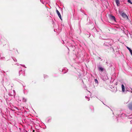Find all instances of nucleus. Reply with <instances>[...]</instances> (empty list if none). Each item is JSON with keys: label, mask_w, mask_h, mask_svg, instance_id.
I'll return each mask as SVG.
<instances>
[{"label": "nucleus", "mask_w": 132, "mask_h": 132, "mask_svg": "<svg viewBox=\"0 0 132 132\" xmlns=\"http://www.w3.org/2000/svg\"><path fill=\"white\" fill-rule=\"evenodd\" d=\"M85 91L87 94V96H85V98L87 101H89L90 100L89 97L91 96V93L87 89H86V90H85Z\"/></svg>", "instance_id": "1"}, {"label": "nucleus", "mask_w": 132, "mask_h": 132, "mask_svg": "<svg viewBox=\"0 0 132 132\" xmlns=\"http://www.w3.org/2000/svg\"><path fill=\"white\" fill-rule=\"evenodd\" d=\"M121 15L124 18H128V16L124 13H122L121 14Z\"/></svg>", "instance_id": "3"}, {"label": "nucleus", "mask_w": 132, "mask_h": 132, "mask_svg": "<svg viewBox=\"0 0 132 132\" xmlns=\"http://www.w3.org/2000/svg\"><path fill=\"white\" fill-rule=\"evenodd\" d=\"M121 88L122 92H125V88L123 84L121 85Z\"/></svg>", "instance_id": "4"}, {"label": "nucleus", "mask_w": 132, "mask_h": 132, "mask_svg": "<svg viewBox=\"0 0 132 132\" xmlns=\"http://www.w3.org/2000/svg\"><path fill=\"white\" fill-rule=\"evenodd\" d=\"M128 108L130 110H132V103H131L129 104L128 105Z\"/></svg>", "instance_id": "8"}, {"label": "nucleus", "mask_w": 132, "mask_h": 132, "mask_svg": "<svg viewBox=\"0 0 132 132\" xmlns=\"http://www.w3.org/2000/svg\"><path fill=\"white\" fill-rule=\"evenodd\" d=\"M95 81L96 83H97V84H98V82L97 80V79H95Z\"/></svg>", "instance_id": "11"}, {"label": "nucleus", "mask_w": 132, "mask_h": 132, "mask_svg": "<svg viewBox=\"0 0 132 132\" xmlns=\"http://www.w3.org/2000/svg\"><path fill=\"white\" fill-rule=\"evenodd\" d=\"M116 4L118 6L120 5V2L119 0H115Z\"/></svg>", "instance_id": "7"}, {"label": "nucleus", "mask_w": 132, "mask_h": 132, "mask_svg": "<svg viewBox=\"0 0 132 132\" xmlns=\"http://www.w3.org/2000/svg\"><path fill=\"white\" fill-rule=\"evenodd\" d=\"M98 69L99 71H103L104 70V68L101 67H99Z\"/></svg>", "instance_id": "6"}, {"label": "nucleus", "mask_w": 132, "mask_h": 132, "mask_svg": "<svg viewBox=\"0 0 132 132\" xmlns=\"http://www.w3.org/2000/svg\"><path fill=\"white\" fill-rule=\"evenodd\" d=\"M128 3H130L131 4H132V2H131V1H130V0H128Z\"/></svg>", "instance_id": "12"}, {"label": "nucleus", "mask_w": 132, "mask_h": 132, "mask_svg": "<svg viewBox=\"0 0 132 132\" xmlns=\"http://www.w3.org/2000/svg\"><path fill=\"white\" fill-rule=\"evenodd\" d=\"M110 18L112 20H115V17L112 15H111L110 16Z\"/></svg>", "instance_id": "10"}, {"label": "nucleus", "mask_w": 132, "mask_h": 132, "mask_svg": "<svg viewBox=\"0 0 132 132\" xmlns=\"http://www.w3.org/2000/svg\"><path fill=\"white\" fill-rule=\"evenodd\" d=\"M131 92L132 93V91H131Z\"/></svg>", "instance_id": "14"}, {"label": "nucleus", "mask_w": 132, "mask_h": 132, "mask_svg": "<svg viewBox=\"0 0 132 132\" xmlns=\"http://www.w3.org/2000/svg\"><path fill=\"white\" fill-rule=\"evenodd\" d=\"M56 12L59 18L61 20H62L61 15L59 11L57 9L56 10Z\"/></svg>", "instance_id": "2"}, {"label": "nucleus", "mask_w": 132, "mask_h": 132, "mask_svg": "<svg viewBox=\"0 0 132 132\" xmlns=\"http://www.w3.org/2000/svg\"><path fill=\"white\" fill-rule=\"evenodd\" d=\"M121 88L122 92H125V88L123 84L121 85Z\"/></svg>", "instance_id": "5"}, {"label": "nucleus", "mask_w": 132, "mask_h": 132, "mask_svg": "<svg viewBox=\"0 0 132 132\" xmlns=\"http://www.w3.org/2000/svg\"><path fill=\"white\" fill-rule=\"evenodd\" d=\"M99 59H101V58L100 57H99Z\"/></svg>", "instance_id": "13"}, {"label": "nucleus", "mask_w": 132, "mask_h": 132, "mask_svg": "<svg viewBox=\"0 0 132 132\" xmlns=\"http://www.w3.org/2000/svg\"><path fill=\"white\" fill-rule=\"evenodd\" d=\"M127 48L128 50L129 51L130 53H131V55L132 56V50H131L129 47L127 46L126 47Z\"/></svg>", "instance_id": "9"}]
</instances>
